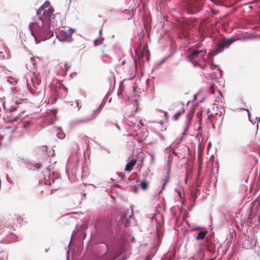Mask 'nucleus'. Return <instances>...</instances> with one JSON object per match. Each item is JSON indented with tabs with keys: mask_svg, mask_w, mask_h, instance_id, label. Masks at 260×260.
<instances>
[{
	"mask_svg": "<svg viewBox=\"0 0 260 260\" xmlns=\"http://www.w3.org/2000/svg\"><path fill=\"white\" fill-rule=\"evenodd\" d=\"M134 188H135V192H137V188L136 186H134Z\"/></svg>",
	"mask_w": 260,
	"mask_h": 260,
	"instance_id": "obj_27",
	"label": "nucleus"
},
{
	"mask_svg": "<svg viewBox=\"0 0 260 260\" xmlns=\"http://www.w3.org/2000/svg\"><path fill=\"white\" fill-rule=\"evenodd\" d=\"M193 114V111L190 110L189 112L187 114V122H189L192 118V116Z\"/></svg>",
	"mask_w": 260,
	"mask_h": 260,
	"instance_id": "obj_17",
	"label": "nucleus"
},
{
	"mask_svg": "<svg viewBox=\"0 0 260 260\" xmlns=\"http://www.w3.org/2000/svg\"><path fill=\"white\" fill-rule=\"evenodd\" d=\"M117 260H125V258H124H124H122V259H120V258H119V259H117Z\"/></svg>",
	"mask_w": 260,
	"mask_h": 260,
	"instance_id": "obj_29",
	"label": "nucleus"
},
{
	"mask_svg": "<svg viewBox=\"0 0 260 260\" xmlns=\"http://www.w3.org/2000/svg\"><path fill=\"white\" fill-rule=\"evenodd\" d=\"M60 88H62L66 92H68V89L67 88H66L64 85H61V86H60Z\"/></svg>",
	"mask_w": 260,
	"mask_h": 260,
	"instance_id": "obj_24",
	"label": "nucleus"
},
{
	"mask_svg": "<svg viewBox=\"0 0 260 260\" xmlns=\"http://www.w3.org/2000/svg\"><path fill=\"white\" fill-rule=\"evenodd\" d=\"M95 116H96V115H95V113L93 111H92L91 113V114L89 115V116L87 118L79 120L77 121V122L78 123H83V122H89V121L92 120V119H93L95 117Z\"/></svg>",
	"mask_w": 260,
	"mask_h": 260,
	"instance_id": "obj_10",
	"label": "nucleus"
},
{
	"mask_svg": "<svg viewBox=\"0 0 260 260\" xmlns=\"http://www.w3.org/2000/svg\"><path fill=\"white\" fill-rule=\"evenodd\" d=\"M140 186L143 190H145L148 188V182L144 179L141 181Z\"/></svg>",
	"mask_w": 260,
	"mask_h": 260,
	"instance_id": "obj_16",
	"label": "nucleus"
},
{
	"mask_svg": "<svg viewBox=\"0 0 260 260\" xmlns=\"http://www.w3.org/2000/svg\"><path fill=\"white\" fill-rule=\"evenodd\" d=\"M137 162L136 159H133L131 160L128 163H127L125 168V171H131L133 167L136 165Z\"/></svg>",
	"mask_w": 260,
	"mask_h": 260,
	"instance_id": "obj_12",
	"label": "nucleus"
},
{
	"mask_svg": "<svg viewBox=\"0 0 260 260\" xmlns=\"http://www.w3.org/2000/svg\"><path fill=\"white\" fill-rule=\"evenodd\" d=\"M29 27L37 44L41 41L50 38L53 35L50 30V24L48 22H45L42 18H38L35 22L30 23Z\"/></svg>",
	"mask_w": 260,
	"mask_h": 260,
	"instance_id": "obj_1",
	"label": "nucleus"
},
{
	"mask_svg": "<svg viewBox=\"0 0 260 260\" xmlns=\"http://www.w3.org/2000/svg\"><path fill=\"white\" fill-rule=\"evenodd\" d=\"M29 123V122H27V123H25L24 124V127H26L27 126V125Z\"/></svg>",
	"mask_w": 260,
	"mask_h": 260,
	"instance_id": "obj_28",
	"label": "nucleus"
},
{
	"mask_svg": "<svg viewBox=\"0 0 260 260\" xmlns=\"http://www.w3.org/2000/svg\"><path fill=\"white\" fill-rule=\"evenodd\" d=\"M42 150L43 151L46 152L48 156H49L51 155V154L48 153V147L46 146H43L42 147Z\"/></svg>",
	"mask_w": 260,
	"mask_h": 260,
	"instance_id": "obj_18",
	"label": "nucleus"
},
{
	"mask_svg": "<svg viewBox=\"0 0 260 260\" xmlns=\"http://www.w3.org/2000/svg\"><path fill=\"white\" fill-rule=\"evenodd\" d=\"M202 112L198 113V117L199 118L202 116Z\"/></svg>",
	"mask_w": 260,
	"mask_h": 260,
	"instance_id": "obj_25",
	"label": "nucleus"
},
{
	"mask_svg": "<svg viewBox=\"0 0 260 260\" xmlns=\"http://www.w3.org/2000/svg\"><path fill=\"white\" fill-rule=\"evenodd\" d=\"M30 61H31V63L33 64V65L35 66L36 61H35V59L34 57H31Z\"/></svg>",
	"mask_w": 260,
	"mask_h": 260,
	"instance_id": "obj_23",
	"label": "nucleus"
},
{
	"mask_svg": "<svg viewBox=\"0 0 260 260\" xmlns=\"http://www.w3.org/2000/svg\"><path fill=\"white\" fill-rule=\"evenodd\" d=\"M258 121H259V122L260 123V118H259Z\"/></svg>",
	"mask_w": 260,
	"mask_h": 260,
	"instance_id": "obj_32",
	"label": "nucleus"
},
{
	"mask_svg": "<svg viewBox=\"0 0 260 260\" xmlns=\"http://www.w3.org/2000/svg\"><path fill=\"white\" fill-rule=\"evenodd\" d=\"M207 233V231H200L198 234V235H197V240L203 239L205 237Z\"/></svg>",
	"mask_w": 260,
	"mask_h": 260,
	"instance_id": "obj_15",
	"label": "nucleus"
},
{
	"mask_svg": "<svg viewBox=\"0 0 260 260\" xmlns=\"http://www.w3.org/2000/svg\"><path fill=\"white\" fill-rule=\"evenodd\" d=\"M125 217V216L124 215H121L120 217V219L118 220V222H122L123 221V219H124Z\"/></svg>",
	"mask_w": 260,
	"mask_h": 260,
	"instance_id": "obj_21",
	"label": "nucleus"
},
{
	"mask_svg": "<svg viewBox=\"0 0 260 260\" xmlns=\"http://www.w3.org/2000/svg\"><path fill=\"white\" fill-rule=\"evenodd\" d=\"M149 50L148 48L147 45L146 44L143 48V50L142 52V57L145 56L147 60H148V55H149Z\"/></svg>",
	"mask_w": 260,
	"mask_h": 260,
	"instance_id": "obj_14",
	"label": "nucleus"
},
{
	"mask_svg": "<svg viewBox=\"0 0 260 260\" xmlns=\"http://www.w3.org/2000/svg\"><path fill=\"white\" fill-rule=\"evenodd\" d=\"M235 41L233 38L226 39L225 38L219 40L214 49L215 54L222 52L225 48H228Z\"/></svg>",
	"mask_w": 260,
	"mask_h": 260,
	"instance_id": "obj_4",
	"label": "nucleus"
},
{
	"mask_svg": "<svg viewBox=\"0 0 260 260\" xmlns=\"http://www.w3.org/2000/svg\"><path fill=\"white\" fill-rule=\"evenodd\" d=\"M167 182H168V180H165L164 181V182L162 183V189H164L165 188V187L166 185L167 184Z\"/></svg>",
	"mask_w": 260,
	"mask_h": 260,
	"instance_id": "obj_22",
	"label": "nucleus"
},
{
	"mask_svg": "<svg viewBox=\"0 0 260 260\" xmlns=\"http://www.w3.org/2000/svg\"><path fill=\"white\" fill-rule=\"evenodd\" d=\"M56 99H53L52 101L51 102V103L53 104L55 102Z\"/></svg>",
	"mask_w": 260,
	"mask_h": 260,
	"instance_id": "obj_26",
	"label": "nucleus"
},
{
	"mask_svg": "<svg viewBox=\"0 0 260 260\" xmlns=\"http://www.w3.org/2000/svg\"><path fill=\"white\" fill-rule=\"evenodd\" d=\"M199 44H197L195 46L196 49L192 50H190L189 51V54L187 55L186 56L187 60L191 61L194 67H196L197 66L200 67L201 66L199 64L198 62L193 61V59L198 57H203L206 53V50H199Z\"/></svg>",
	"mask_w": 260,
	"mask_h": 260,
	"instance_id": "obj_2",
	"label": "nucleus"
},
{
	"mask_svg": "<svg viewBox=\"0 0 260 260\" xmlns=\"http://www.w3.org/2000/svg\"><path fill=\"white\" fill-rule=\"evenodd\" d=\"M45 87L44 86H32L29 88L30 92L35 96L42 98L45 95Z\"/></svg>",
	"mask_w": 260,
	"mask_h": 260,
	"instance_id": "obj_5",
	"label": "nucleus"
},
{
	"mask_svg": "<svg viewBox=\"0 0 260 260\" xmlns=\"http://www.w3.org/2000/svg\"><path fill=\"white\" fill-rule=\"evenodd\" d=\"M210 92L212 94H215L214 85H211L210 86Z\"/></svg>",
	"mask_w": 260,
	"mask_h": 260,
	"instance_id": "obj_20",
	"label": "nucleus"
},
{
	"mask_svg": "<svg viewBox=\"0 0 260 260\" xmlns=\"http://www.w3.org/2000/svg\"><path fill=\"white\" fill-rule=\"evenodd\" d=\"M200 10V9L198 7L195 6L192 2H189L187 4L186 11L189 14H194Z\"/></svg>",
	"mask_w": 260,
	"mask_h": 260,
	"instance_id": "obj_9",
	"label": "nucleus"
},
{
	"mask_svg": "<svg viewBox=\"0 0 260 260\" xmlns=\"http://www.w3.org/2000/svg\"><path fill=\"white\" fill-rule=\"evenodd\" d=\"M49 6L50 3L48 1H46L44 4L38 10L37 14L38 15L42 11H44L45 10L48 9V8H50Z\"/></svg>",
	"mask_w": 260,
	"mask_h": 260,
	"instance_id": "obj_13",
	"label": "nucleus"
},
{
	"mask_svg": "<svg viewBox=\"0 0 260 260\" xmlns=\"http://www.w3.org/2000/svg\"><path fill=\"white\" fill-rule=\"evenodd\" d=\"M187 179H185V183H187Z\"/></svg>",
	"mask_w": 260,
	"mask_h": 260,
	"instance_id": "obj_31",
	"label": "nucleus"
},
{
	"mask_svg": "<svg viewBox=\"0 0 260 260\" xmlns=\"http://www.w3.org/2000/svg\"><path fill=\"white\" fill-rule=\"evenodd\" d=\"M53 12L54 10L53 8H48V9L43 11V15L44 18L46 19V22H48V21L55 18V16L53 14Z\"/></svg>",
	"mask_w": 260,
	"mask_h": 260,
	"instance_id": "obj_6",
	"label": "nucleus"
},
{
	"mask_svg": "<svg viewBox=\"0 0 260 260\" xmlns=\"http://www.w3.org/2000/svg\"><path fill=\"white\" fill-rule=\"evenodd\" d=\"M74 30L72 28H63L59 31L57 38L61 42H70L72 41V34Z\"/></svg>",
	"mask_w": 260,
	"mask_h": 260,
	"instance_id": "obj_3",
	"label": "nucleus"
},
{
	"mask_svg": "<svg viewBox=\"0 0 260 260\" xmlns=\"http://www.w3.org/2000/svg\"><path fill=\"white\" fill-rule=\"evenodd\" d=\"M16 110L15 108L10 109V112L7 113L6 117H5L4 120L6 122H13L17 120L19 117L14 116L12 112Z\"/></svg>",
	"mask_w": 260,
	"mask_h": 260,
	"instance_id": "obj_7",
	"label": "nucleus"
},
{
	"mask_svg": "<svg viewBox=\"0 0 260 260\" xmlns=\"http://www.w3.org/2000/svg\"><path fill=\"white\" fill-rule=\"evenodd\" d=\"M175 108L177 109L178 110L177 112L173 116V118L174 119V120H177L178 117L184 113L185 110L183 107V105L181 104L176 105Z\"/></svg>",
	"mask_w": 260,
	"mask_h": 260,
	"instance_id": "obj_8",
	"label": "nucleus"
},
{
	"mask_svg": "<svg viewBox=\"0 0 260 260\" xmlns=\"http://www.w3.org/2000/svg\"><path fill=\"white\" fill-rule=\"evenodd\" d=\"M63 66H64L63 70H64V73H63V74H66V72H67L68 69L70 68L71 65H69L68 63H66L63 64Z\"/></svg>",
	"mask_w": 260,
	"mask_h": 260,
	"instance_id": "obj_19",
	"label": "nucleus"
},
{
	"mask_svg": "<svg viewBox=\"0 0 260 260\" xmlns=\"http://www.w3.org/2000/svg\"><path fill=\"white\" fill-rule=\"evenodd\" d=\"M146 260H149V256H147L146 258Z\"/></svg>",
	"mask_w": 260,
	"mask_h": 260,
	"instance_id": "obj_30",
	"label": "nucleus"
},
{
	"mask_svg": "<svg viewBox=\"0 0 260 260\" xmlns=\"http://www.w3.org/2000/svg\"><path fill=\"white\" fill-rule=\"evenodd\" d=\"M31 82L32 86H44L41 85V79L38 76H35L34 78H32Z\"/></svg>",
	"mask_w": 260,
	"mask_h": 260,
	"instance_id": "obj_11",
	"label": "nucleus"
}]
</instances>
